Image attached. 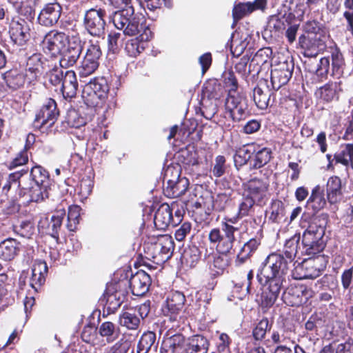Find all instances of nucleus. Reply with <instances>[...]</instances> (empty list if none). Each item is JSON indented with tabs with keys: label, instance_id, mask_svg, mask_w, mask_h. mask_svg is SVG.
<instances>
[{
	"label": "nucleus",
	"instance_id": "obj_1",
	"mask_svg": "<svg viewBox=\"0 0 353 353\" xmlns=\"http://www.w3.org/2000/svg\"><path fill=\"white\" fill-rule=\"evenodd\" d=\"M154 210L151 201L141 203L136 210V223L139 225V236L137 241L139 245L136 250L137 259L134 267L141 266L149 268L150 261L156 264H161L168 261L173 255L174 242L172 237L168 234H148L145 223L150 220Z\"/></svg>",
	"mask_w": 353,
	"mask_h": 353
},
{
	"label": "nucleus",
	"instance_id": "obj_2",
	"mask_svg": "<svg viewBox=\"0 0 353 353\" xmlns=\"http://www.w3.org/2000/svg\"><path fill=\"white\" fill-rule=\"evenodd\" d=\"M286 274L287 265L281 256L272 255L266 258L257 274L259 281L268 285L261 294L262 307H270L274 305L283 287Z\"/></svg>",
	"mask_w": 353,
	"mask_h": 353
},
{
	"label": "nucleus",
	"instance_id": "obj_3",
	"mask_svg": "<svg viewBox=\"0 0 353 353\" xmlns=\"http://www.w3.org/2000/svg\"><path fill=\"white\" fill-rule=\"evenodd\" d=\"M23 171L22 190L19 196H28V201L41 202L48 199L52 184L48 171L41 165H35L30 173L24 169Z\"/></svg>",
	"mask_w": 353,
	"mask_h": 353
},
{
	"label": "nucleus",
	"instance_id": "obj_4",
	"mask_svg": "<svg viewBox=\"0 0 353 353\" xmlns=\"http://www.w3.org/2000/svg\"><path fill=\"white\" fill-rule=\"evenodd\" d=\"M237 218H231L228 222L221 223V228H213L208 234V239L212 244H216V250L219 254L227 255L231 254L233 246L236 242L234 233L239 231V228L230 224L236 223Z\"/></svg>",
	"mask_w": 353,
	"mask_h": 353
},
{
	"label": "nucleus",
	"instance_id": "obj_5",
	"mask_svg": "<svg viewBox=\"0 0 353 353\" xmlns=\"http://www.w3.org/2000/svg\"><path fill=\"white\" fill-rule=\"evenodd\" d=\"M185 210L182 204L172 202L170 205L161 204L154 216V227L159 230H165L170 225L175 227L183 220Z\"/></svg>",
	"mask_w": 353,
	"mask_h": 353
},
{
	"label": "nucleus",
	"instance_id": "obj_6",
	"mask_svg": "<svg viewBox=\"0 0 353 353\" xmlns=\"http://www.w3.org/2000/svg\"><path fill=\"white\" fill-rule=\"evenodd\" d=\"M132 6H130V10L123 9L115 12L112 21L114 26L119 30H123V37L121 39L122 46L127 55L130 57L132 56Z\"/></svg>",
	"mask_w": 353,
	"mask_h": 353
},
{
	"label": "nucleus",
	"instance_id": "obj_7",
	"mask_svg": "<svg viewBox=\"0 0 353 353\" xmlns=\"http://www.w3.org/2000/svg\"><path fill=\"white\" fill-rule=\"evenodd\" d=\"M109 85L104 77H96L90 80L83 90L82 97L85 103L90 106H97L100 101L108 97Z\"/></svg>",
	"mask_w": 353,
	"mask_h": 353
},
{
	"label": "nucleus",
	"instance_id": "obj_8",
	"mask_svg": "<svg viewBox=\"0 0 353 353\" xmlns=\"http://www.w3.org/2000/svg\"><path fill=\"white\" fill-rule=\"evenodd\" d=\"M323 261L324 259L321 255L305 259L294 267L292 276L296 280L315 279L324 270Z\"/></svg>",
	"mask_w": 353,
	"mask_h": 353
},
{
	"label": "nucleus",
	"instance_id": "obj_9",
	"mask_svg": "<svg viewBox=\"0 0 353 353\" xmlns=\"http://www.w3.org/2000/svg\"><path fill=\"white\" fill-rule=\"evenodd\" d=\"M167 185L163 188V193L169 198H176L183 195L188 190L189 181L185 177H180L179 171L173 168H168L165 172Z\"/></svg>",
	"mask_w": 353,
	"mask_h": 353
},
{
	"label": "nucleus",
	"instance_id": "obj_10",
	"mask_svg": "<svg viewBox=\"0 0 353 353\" xmlns=\"http://www.w3.org/2000/svg\"><path fill=\"white\" fill-rule=\"evenodd\" d=\"M105 12L101 8H91L85 11L83 17V26L89 34L101 37L105 33Z\"/></svg>",
	"mask_w": 353,
	"mask_h": 353
},
{
	"label": "nucleus",
	"instance_id": "obj_11",
	"mask_svg": "<svg viewBox=\"0 0 353 353\" xmlns=\"http://www.w3.org/2000/svg\"><path fill=\"white\" fill-rule=\"evenodd\" d=\"M101 54L99 41L93 39L89 40L86 53L79 68V73L81 77L90 75L98 68L99 60Z\"/></svg>",
	"mask_w": 353,
	"mask_h": 353
},
{
	"label": "nucleus",
	"instance_id": "obj_12",
	"mask_svg": "<svg viewBox=\"0 0 353 353\" xmlns=\"http://www.w3.org/2000/svg\"><path fill=\"white\" fill-rule=\"evenodd\" d=\"M83 43L78 34L68 37V46L60 54L59 63L61 68L73 66L77 62L82 52Z\"/></svg>",
	"mask_w": 353,
	"mask_h": 353
},
{
	"label": "nucleus",
	"instance_id": "obj_13",
	"mask_svg": "<svg viewBox=\"0 0 353 353\" xmlns=\"http://www.w3.org/2000/svg\"><path fill=\"white\" fill-rule=\"evenodd\" d=\"M124 294L117 290V283L107 285L103 296L99 299V304L103 307V315L114 313L124 301Z\"/></svg>",
	"mask_w": 353,
	"mask_h": 353
},
{
	"label": "nucleus",
	"instance_id": "obj_14",
	"mask_svg": "<svg viewBox=\"0 0 353 353\" xmlns=\"http://www.w3.org/2000/svg\"><path fill=\"white\" fill-rule=\"evenodd\" d=\"M221 90V85L216 82L213 84L209 83L204 88L203 94L208 97V99H203L201 112L207 119H211L218 111L216 101L221 97V94L218 92Z\"/></svg>",
	"mask_w": 353,
	"mask_h": 353
},
{
	"label": "nucleus",
	"instance_id": "obj_15",
	"mask_svg": "<svg viewBox=\"0 0 353 353\" xmlns=\"http://www.w3.org/2000/svg\"><path fill=\"white\" fill-rule=\"evenodd\" d=\"M225 110L230 113L234 121L243 119L248 112V103L245 97L239 92L230 93L225 101Z\"/></svg>",
	"mask_w": 353,
	"mask_h": 353
},
{
	"label": "nucleus",
	"instance_id": "obj_16",
	"mask_svg": "<svg viewBox=\"0 0 353 353\" xmlns=\"http://www.w3.org/2000/svg\"><path fill=\"white\" fill-rule=\"evenodd\" d=\"M68 39L63 32L52 30L46 34L41 46L44 53L55 57L61 53Z\"/></svg>",
	"mask_w": 353,
	"mask_h": 353
},
{
	"label": "nucleus",
	"instance_id": "obj_17",
	"mask_svg": "<svg viewBox=\"0 0 353 353\" xmlns=\"http://www.w3.org/2000/svg\"><path fill=\"white\" fill-rule=\"evenodd\" d=\"M243 188V193L256 202V205H262L268 201L269 183L266 181L252 179L245 183Z\"/></svg>",
	"mask_w": 353,
	"mask_h": 353
},
{
	"label": "nucleus",
	"instance_id": "obj_18",
	"mask_svg": "<svg viewBox=\"0 0 353 353\" xmlns=\"http://www.w3.org/2000/svg\"><path fill=\"white\" fill-rule=\"evenodd\" d=\"M313 296V291L304 285H290L282 295L283 301L288 305L298 307L306 303Z\"/></svg>",
	"mask_w": 353,
	"mask_h": 353
},
{
	"label": "nucleus",
	"instance_id": "obj_19",
	"mask_svg": "<svg viewBox=\"0 0 353 353\" xmlns=\"http://www.w3.org/2000/svg\"><path fill=\"white\" fill-rule=\"evenodd\" d=\"M293 70L292 61L286 60L272 64L270 79L273 89L277 90L285 85L291 79Z\"/></svg>",
	"mask_w": 353,
	"mask_h": 353
},
{
	"label": "nucleus",
	"instance_id": "obj_20",
	"mask_svg": "<svg viewBox=\"0 0 353 353\" xmlns=\"http://www.w3.org/2000/svg\"><path fill=\"white\" fill-rule=\"evenodd\" d=\"M58 116L59 111L55 101L48 99L36 114L34 125L38 128L51 127Z\"/></svg>",
	"mask_w": 353,
	"mask_h": 353
},
{
	"label": "nucleus",
	"instance_id": "obj_21",
	"mask_svg": "<svg viewBox=\"0 0 353 353\" xmlns=\"http://www.w3.org/2000/svg\"><path fill=\"white\" fill-rule=\"evenodd\" d=\"M137 18L134 17V46H137V52L139 54L148 46V41L152 37L150 29L145 23L143 16Z\"/></svg>",
	"mask_w": 353,
	"mask_h": 353
},
{
	"label": "nucleus",
	"instance_id": "obj_22",
	"mask_svg": "<svg viewBox=\"0 0 353 353\" xmlns=\"http://www.w3.org/2000/svg\"><path fill=\"white\" fill-rule=\"evenodd\" d=\"M185 301L184 294L179 291L173 292L168 298L162 307L164 316L169 317L171 321H176Z\"/></svg>",
	"mask_w": 353,
	"mask_h": 353
},
{
	"label": "nucleus",
	"instance_id": "obj_23",
	"mask_svg": "<svg viewBox=\"0 0 353 353\" xmlns=\"http://www.w3.org/2000/svg\"><path fill=\"white\" fill-rule=\"evenodd\" d=\"M301 239L300 234H296L290 239L286 240L285 243L284 245L283 254L284 255L272 253L270 254L268 257H270L272 255L279 256L283 259V261L287 265V272H288L290 265H292L295 257L300 258L301 254L300 248L301 245H299V241Z\"/></svg>",
	"mask_w": 353,
	"mask_h": 353
},
{
	"label": "nucleus",
	"instance_id": "obj_24",
	"mask_svg": "<svg viewBox=\"0 0 353 353\" xmlns=\"http://www.w3.org/2000/svg\"><path fill=\"white\" fill-rule=\"evenodd\" d=\"M62 8L61 5L54 1L46 3L38 16L39 24L46 27H51L57 23L61 14Z\"/></svg>",
	"mask_w": 353,
	"mask_h": 353
},
{
	"label": "nucleus",
	"instance_id": "obj_25",
	"mask_svg": "<svg viewBox=\"0 0 353 353\" xmlns=\"http://www.w3.org/2000/svg\"><path fill=\"white\" fill-rule=\"evenodd\" d=\"M30 29L24 19L12 21L10 26V36L12 41L17 46H23L30 39Z\"/></svg>",
	"mask_w": 353,
	"mask_h": 353
},
{
	"label": "nucleus",
	"instance_id": "obj_26",
	"mask_svg": "<svg viewBox=\"0 0 353 353\" xmlns=\"http://www.w3.org/2000/svg\"><path fill=\"white\" fill-rule=\"evenodd\" d=\"M325 41L316 37L302 34L299 37V46L304 50L303 55L306 57H314L318 54L319 50L325 46Z\"/></svg>",
	"mask_w": 353,
	"mask_h": 353
},
{
	"label": "nucleus",
	"instance_id": "obj_27",
	"mask_svg": "<svg viewBox=\"0 0 353 353\" xmlns=\"http://www.w3.org/2000/svg\"><path fill=\"white\" fill-rule=\"evenodd\" d=\"M302 219L301 227L306 228L303 232L301 242L307 243L310 241L323 239L325 234V228L320 223L321 220L319 217L315 216L312 218L307 225H303V221H305L303 216Z\"/></svg>",
	"mask_w": 353,
	"mask_h": 353
},
{
	"label": "nucleus",
	"instance_id": "obj_28",
	"mask_svg": "<svg viewBox=\"0 0 353 353\" xmlns=\"http://www.w3.org/2000/svg\"><path fill=\"white\" fill-rule=\"evenodd\" d=\"M45 61L46 59L41 53H34L28 58L26 71V74H28V81L29 83L36 80L41 75Z\"/></svg>",
	"mask_w": 353,
	"mask_h": 353
},
{
	"label": "nucleus",
	"instance_id": "obj_29",
	"mask_svg": "<svg viewBox=\"0 0 353 353\" xmlns=\"http://www.w3.org/2000/svg\"><path fill=\"white\" fill-rule=\"evenodd\" d=\"M23 171L19 170L8 175L3 185V192L8 196L15 199L21 198L19 196V190H22Z\"/></svg>",
	"mask_w": 353,
	"mask_h": 353
},
{
	"label": "nucleus",
	"instance_id": "obj_30",
	"mask_svg": "<svg viewBox=\"0 0 353 353\" xmlns=\"http://www.w3.org/2000/svg\"><path fill=\"white\" fill-rule=\"evenodd\" d=\"M274 92L266 85H258L253 90V100L258 108L265 110L274 103Z\"/></svg>",
	"mask_w": 353,
	"mask_h": 353
},
{
	"label": "nucleus",
	"instance_id": "obj_31",
	"mask_svg": "<svg viewBox=\"0 0 353 353\" xmlns=\"http://www.w3.org/2000/svg\"><path fill=\"white\" fill-rule=\"evenodd\" d=\"M326 204L327 200L325 198L323 190L319 185H316L312 189L311 194L306 202V210L311 211L312 214H315L323 209Z\"/></svg>",
	"mask_w": 353,
	"mask_h": 353
},
{
	"label": "nucleus",
	"instance_id": "obj_32",
	"mask_svg": "<svg viewBox=\"0 0 353 353\" xmlns=\"http://www.w3.org/2000/svg\"><path fill=\"white\" fill-rule=\"evenodd\" d=\"M327 199L330 204H336L343 199L342 181L337 176L330 177L326 184Z\"/></svg>",
	"mask_w": 353,
	"mask_h": 353
},
{
	"label": "nucleus",
	"instance_id": "obj_33",
	"mask_svg": "<svg viewBox=\"0 0 353 353\" xmlns=\"http://www.w3.org/2000/svg\"><path fill=\"white\" fill-rule=\"evenodd\" d=\"M28 77V74H24L17 69L8 70L3 74L6 86L12 91L23 88Z\"/></svg>",
	"mask_w": 353,
	"mask_h": 353
},
{
	"label": "nucleus",
	"instance_id": "obj_34",
	"mask_svg": "<svg viewBox=\"0 0 353 353\" xmlns=\"http://www.w3.org/2000/svg\"><path fill=\"white\" fill-rule=\"evenodd\" d=\"M78 82L76 74L72 70L65 72L60 90L65 99H72L77 94Z\"/></svg>",
	"mask_w": 353,
	"mask_h": 353
},
{
	"label": "nucleus",
	"instance_id": "obj_35",
	"mask_svg": "<svg viewBox=\"0 0 353 353\" xmlns=\"http://www.w3.org/2000/svg\"><path fill=\"white\" fill-rule=\"evenodd\" d=\"M47 272L48 266L46 262L39 261L33 265L32 276L30 279V285L35 291L37 292L45 283Z\"/></svg>",
	"mask_w": 353,
	"mask_h": 353
},
{
	"label": "nucleus",
	"instance_id": "obj_36",
	"mask_svg": "<svg viewBox=\"0 0 353 353\" xmlns=\"http://www.w3.org/2000/svg\"><path fill=\"white\" fill-rule=\"evenodd\" d=\"M150 276L145 271L140 270L134 274V296H142L149 290Z\"/></svg>",
	"mask_w": 353,
	"mask_h": 353
},
{
	"label": "nucleus",
	"instance_id": "obj_37",
	"mask_svg": "<svg viewBox=\"0 0 353 353\" xmlns=\"http://www.w3.org/2000/svg\"><path fill=\"white\" fill-rule=\"evenodd\" d=\"M320 97L327 102L338 100L343 92L341 81H330L319 88Z\"/></svg>",
	"mask_w": 353,
	"mask_h": 353
},
{
	"label": "nucleus",
	"instance_id": "obj_38",
	"mask_svg": "<svg viewBox=\"0 0 353 353\" xmlns=\"http://www.w3.org/2000/svg\"><path fill=\"white\" fill-rule=\"evenodd\" d=\"M302 28L304 34L326 41L328 31L323 23L316 20H308L303 23Z\"/></svg>",
	"mask_w": 353,
	"mask_h": 353
},
{
	"label": "nucleus",
	"instance_id": "obj_39",
	"mask_svg": "<svg viewBox=\"0 0 353 353\" xmlns=\"http://www.w3.org/2000/svg\"><path fill=\"white\" fill-rule=\"evenodd\" d=\"M19 243L13 239H7L0 243V259L9 261L19 253Z\"/></svg>",
	"mask_w": 353,
	"mask_h": 353
},
{
	"label": "nucleus",
	"instance_id": "obj_40",
	"mask_svg": "<svg viewBox=\"0 0 353 353\" xmlns=\"http://www.w3.org/2000/svg\"><path fill=\"white\" fill-rule=\"evenodd\" d=\"M184 343L185 338L182 334H174L163 341L161 353H180Z\"/></svg>",
	"mask_w": 353,
	"mask_h": 353
},
{
	"label": "nucleus",
	"instance_id": "obj_41",
	"mask_svg": "<svg viewBox=\"0 0 353 353\" xmlns=\"http://www.w3.org/2000/svg\"><path fill=\"white\" fill-rule=\"evenodd\" d=\"M335 163H341L346 167L350 165L353 168V144L341 145L339 150L335 153Z\"/></svg>",
	"mask_w": 353,
	"mask_h": 353
},
{
	"label": "nucleus",
	"instance_id": "obj_42",
	"mask_svg": "<svg viewBox=\"0 0 353 353\" xmlns=\"http://www.w3.org/2000/svg\"><path fill=\"white\" fill-rule=\"evenodd\" d=\"M268 219L272 223H279L284 220L285 215L284 204L281 201L274 200L266 212Z\"/></svg>",
	"mask_w": 353,
	"mask_h": 353
},
{
	"label": "nucleus",
	"instance_id": "obj_43",
	"mask_svg": "<svg viewBox=\"0 0 353 353\" xmlns=\"http://www.w3.org/2000/svg\"><path fill=\"white\" fill-rule=\"evenodd\" d=\"M259 245L260 240L256 238H252L245 243L237 254L236 262L239 264L243 263L256 250Z\"/></svg>",
	"mask_w": 353,
	"mask_h": 353
},
{
	"label": "nucleus",
	"instance_id": "obj_44",
	"mask_svg": "<svg viewBox=\"0 0 353 353\" xmlns=\"http://www.w3.org/2000/svg\"><path fill=\"white\" fill-rule=\"evenodd\" d=\"M34 141L33 134H28L26 139V144L24 148L20 151L16 157L10 162L9 168L12 169L20 165H25L28 161V150L30 148L32 143Z\"/></svg>",
	"mask_w": 353,
	"mask_h": 353
},
{
	"label": "nucleus",
	"instance_id": "obj_45",
	"mask_svg": "<svg viewBox=\"0 0 353 353\" xmlns=\"http://www.w3.org/2000/svg\"><path fill=\"white\" fill-rule=\"evenodd\" d=\"M294 334L292 327L285 329L282 327L277 330H273L271 334L270 341L274 344H285L291 341L292 336Z\"/></svg>",
	"mask_w": 353,
	"mask_h": 353
},
{
	"label": "nucleus",
	"instance_id": "obj_46",
	"mask_svg": "<svg viewBox=\"0 0 353 353\" xmlns=\"http://www.w3.org/2000/svg\"><path fill=\"white\" fill-rule=\"evenodd\" d=\"M325 245L323 239L301 242L300 252L301 255H316L323 250Z\"/></svg>",
	"mask_w": 353,
	"mask_h": 353
},
{
	"label": "nucleus",
	"instance_id": "obj_47",
	"mask_svg": "<svg viewBox=\"0 0 353 353\" xmlns=\"http://www.w3.org/2000/svg\"><path fill=\"white\" fill-rule=\"evenodd\" d=\"M65 210L63 208L57 210L54 214L51 217L49 228L51 230V236L57 240L59 239V232L61 228L63 220L65 217Z\"/></svg>",
	"mask_w": 353,
	"mask_h": 353
},
{
	"label": "nucleus",
	"instance_id": "obj_48",
	"mask_svg": "<svg viewBox=\"0 0 353 353\" xmlns=\"http://www.w3.org/2000/svg\"><path fill=\"white\" fill-rule=\"evenodd\" d=\"M326 320L323 314L314 313L310 316L305 324L306 330L317 334L318 331L325 326Z\"/></svg>",
	"mask_w": 353,
	"mask_h": 353
},
{
	"label": "nucleus",
	"instance_id": "obj_49",
	"mask_svg": "<svg viewBox=\"0 0 353 353\" xmlns=\"http://www.w3.org/2000/svg\"><path fill=\"white\" fill-rule=\"evenodd\" d=\"M182 257L187 266L194 268L201 259L200 250L196 245L189 246L185 249Z\"/></svg>",
	"mask_w": 353,
	"mask_h": 353
},
{
	"label": "nucleus",
	"instance_id": "obj_50",
	"mask_svg": "<svg viewBox=\"0 0 353 353\" xmlns=\"http://www.w3.org/2000/svg\"><path fill=\"white\" fill-rule=\"evenodd\" d=\"M208 347L209 342L208 339L203 336L198 334L192 337L188 350L195 352L208 353Z\"/></svg>",
	"mask_w": 353,
	"mask_h": 353
},
{
	"label": "nucleus",
	"instance_id": "obj_51",
	"mask_svg": "<svg viewBox=\"0 0 353 353\" xmlns=\"http://www.w3.org/2000/svg\"><path fill=\"white\" fill-rule=\"evenodd\" d=\"M81 208L77 205H71L68 208V221L66 228L70 232H74L79 223Z\"/></svg>",
	"mask_w": 353,
	"mask_h": 353
},
{
	"label": "nucleus",
	"instance_id": "obj_52",
	"mask_svg": "<svg viewBox=\"0 0 353 353\" xmlns=\"http://www.w3.org/2000/svg\"><path fill=\"white\" fill-rule=\"evenodd\" d=\"M155 334L152 332L144 333L137 345V353H148L155 341Z\"/></svg>",
	"mask_w": 353,
	"mask_h": 353
},
{
	"label": "nucleus",
	"instance_id": "obj_53",
	"mask_svg": "<svg viewBox=\"0 0 353 353\" xmlns=\"http://www.w3.org/2000/svg\"><path fill=\"white\" fill-rule=\"evenodd\" d=\"M271 324L267 318L262 319L254 327L252 336L256 341H262L265 339L268 330H270Z\"/></svg>",
	"mask_w": 353,
	"mask_h": 353
},
{
	"label": "nucleus",
	"instance_id": "obj_54",
	"mask_svg": "<svg viewBox=\"0 0 353 353\" xmlns=\"http://www.w3.org/2000/svg\"><path fill=\"white\" fill-rule=\"evenodd\" d=\"M271 150L268 148L259 150L254 159L253 168L258 169L266 165L271 159Z\"/></svg>",
	"mask_w": 353,
	"mask_h": 353
},
{
	"label": "nucleus",
	"instance_id": "obj_55",
	"mask_svg": "<svg viewBox=\"0 0 353 353\" xmlns=\"http://www.w3.org/2000/svg\"><path fill=\"white\" fill-rule=\"evenodd\" d=\"M272 50L270 48H263L259 50L251 60L250 64L263 65L266 63L272 56ZM251 65H250V66Z\"/></svg>",
	"mask_w": 353,
	"mask_h": 353
},
{
	"label": "nucleus",
	"instance_id": "obj_56",
	"mask_svg": "<svg viewBox=\"0 0 353 353\" xmlns=\"http://www.w3.org/2000/svg\"><path fill=\"white\" fill-rule=\"evenodd\" d=\"M99 333L103 337H106L108 342L115 339L116 327L114 323L110 321L103 323L99 327Z\"/></svg>",
	"mask_w": 353,
	"mask_h": 353
},
{
	"label": "nucleus",
	"instance_id": "obj_57",
	"mask_svg": "<svg viewBox=\"0 0 353 353\" xmlns=\"http://www.w3.org/2000/svg\"><path fill=\"white\" fill-rule=\"evenodd\" d=\"M254 204H256V202L243 193L242 201L239 205L238 218H243L249 215Z\"/></svg>",
	"mask_w": 353,
	"mask_h": 353
},
{
	"label": "nucleus",
	"instance_id": "obj_58",
	"mask_svg": "<svg viewBox=\"0 0 353 353\" xmlns=\"http://www.w3.org/2000/svg\"><path fill=\"white\" fill-rule=\"evenodd\" d=\"M179 159L184 165H195L198 164V154L194 150L188 149L181 150Z\"/></svg>",
	"mask_w": 353,
	"mask_h": 353
},
{
	"label": "nucleus",
	"instance_id": "obj_59",
	"mask_svg": "<svg viewBox=\"0 0 353 353\" xmlns=\"http://www.w3.org/2000/svg\"><path fill=\"white\" fill-rule=\"evenodd\" d=\"M332 70L333 73L340 75L343 71L344 59L342 53L339 49H334L332 52Z\"/></svg>",
	"mask_w": 353,
	"mask_h": 353
},
{
	"label": "nucleus",
	"instance_id": "obj_60",
	"mask_svg": "<svg viewBox=\"0 0 353 353\" xmlns=\"http://www.w3.org/2000/svg\"><path fill=\"white\" fill-rule=\"evenodd\" d=\"M253 12L252 6L251 2L239 3L234 6L232 10L233 17L236 19H240L245 15L248 14Z\"/></svg>",
	"mask_w": 353,
	"mask_h": 353
},
{
	"label": "nucleus",
	"instance_id": "obj_61",
	"mask_svg": "<svg viewBox=\"0 0 353 353\" xmlns=\"http://www.w3.org/2000/svg\"><path fill=\"white\" fill-rule=\"evenodd\" d=\"M121 38V33L111 31L107 37L108 53L117 54L119 50V41Z\"/></svg>",
	"mask_w": 353,
	"mask_h": 353
},
{
	"label": "nucleus",
	"instance_id": "obj_62",
	"mask_svg": "<svg viewBox=\"0 0 353 353\" xmlns=\"http://www.w3.org/2000/svg\"><path fill=\"white\" fill-rule=\"evenodd\" d=\"M228 266V260L220 254H216L213 256V261L210 264V269L214 272L215 274L223 273L225 268Z\"/></svg>",
	"mask_w": 353,
	"mask_h": 353
},
{
	"label": "nucleus",
	"instance_id": "obj_63",
	"mask_svg": "<svg viewBox=\"0 0 353 353\" xmlns=\"http://www.w3.org/2000/svg\"><path fill=\"white\" fill-rule=\"evenodd\" d=\"M250 159V151L245 147L239 148L234 156V161L236 166L245 165Z\"/></svg>",
	"mask_w": 353,
	"mask_h": 353
},
{
	"label": "nucleus",
	"instance_id": "obj_64",
	"mask_svg": "<svg viewBox=\"0 0 353 353\" xmlns=\"http://www.w3.org/2000/svg\"><path fill=\"white\" fill-rule=\"evenodd\" d=\"M16 232L21 236L30 239L34 233V227L30 221H23L16 227Z\"/></svg>",
	"mask_w": 353,
	"mask_h": 353
}]
</instances>
